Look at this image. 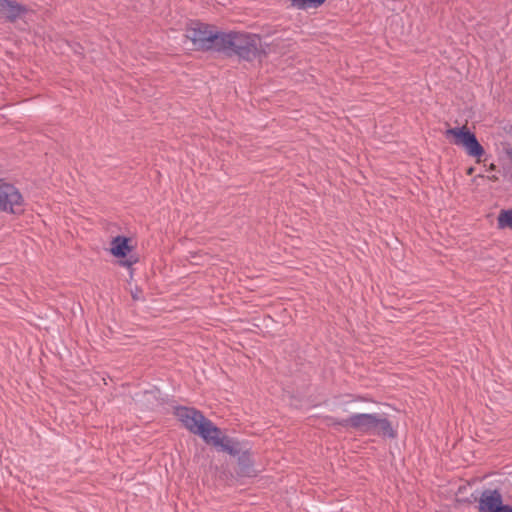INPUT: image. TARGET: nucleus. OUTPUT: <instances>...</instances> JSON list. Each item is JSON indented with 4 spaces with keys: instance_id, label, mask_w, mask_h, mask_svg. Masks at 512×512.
<instances>
[{
    "instance_id": "0eeeda50",
    "label": "nucleus",
    "mask_w": 512,
    "mask_h": 512,
    "mask_svg": "<svg viewBox=\"0 0 512 512\" xmlns=\"http://www.w3.org/2000/svg\"><path fill=\"white\" fill-rule=\"evenodd\" d=\"M132 247L128 244V238L124 236H116L111 241V254L117 258H121L120 265L126 268H131L138 262L135 255H130Z\"/></svg>"
},
{
    "instance_id": "f257e3e1",
    "label": "nucleus",
    "mask_w": 512,
    "mask_h": 512,
    "mask_svg": "<svg viewBox=\"0 0 512 512\" xmlns=\"http://www.w3.org/2000/svg\"><path fill=\"white\" fill-rule=\"evenodd\" d=\"M185 36L191 40L196 50L213 51L225 56H237L251 62L266 55L258 34L218 31L213 25L193 21L187 27Z\"/></svg>"
},
{
    "instance_id": "4468645a",
    "label": "nucleus",
    "mask_w": 512,
    "mask_h": 512,
    "mask_svg": "<svg viewBox=\"0 0 512 512\" xmlns=\"http://www.w3.org/2000/svg\"><path fill=\"white\" fill-rule=\"evenodd\" d=\"M486 177H487V178H496V176H495V175H487Z\"/></svg>"
},
{
    "instance_id": "ddd939ff",
    "label": "nucleus",
    "mask_w": 512,
    "mask_h": 512,
    "mask_svg": "<svg viewBox=\"0 0 512 512\" xmlns=\"http://www.w3.org/2000/svg\"><path fill=\"white\" fill-rule=\"evenodd\" d=\"M473 171H474V168H472V167L467 168L468 174H472Z\"/></svg>"
},
{
    "instance_id": "423d86ee",
    "label": "nucleus",
    "mask_w": 512,
    "mask_h": 512,
    "mask_svg": "<svg viewBox=\"0 0 512 512\" xmlns=\"http://www.w3.org/2000/svg\"><path fill=\"white\" fill-rule=\"evenodd\" d=\"M479 512H512V506L503 504L498 490H485L479 499Z\"/></svg>"
},
{
    "instance_id": "39448f33",
    "label": "nucleus",
    "mask_w": 512,
    "mask_h": 512,
    "mask_svg": "<svg viewBox=\"0 0 512 512\" xmlns=\"http://www.w3.org/2000/svg\"><path fill=\"white\" fill-rule=\"evenodd\" d=\"M24 198L13 184L0 179V211L18 214L23 211Z\"/></svg>"
},
{
    "instance_id": "f03ea898",
    "label": "nucleus",
    "mask_w": 512,
    "mask_h": 512,
    "mask_svg": "<svg viewBox=\"0 0 512 512\" xmlns=\"http://www.w3.org/2000/svg\"><path fill=\"white\" fill-rule=\"evenodd\" d=\"M343 426H350L362 433L382 435L389 438L395 436V432L387 418L379 417L378 414L355 413L340 422Z\"/></svg>"
},
{
    "instance_id": "7ed1b4c3",
    "label": "nucleus",
    "mask_w": 512,
    "mask_h": 512,
    "mask_svg": "<svg viewBox=\"0 0 512 512\" xmlns=\"http://www.w3.org/2000/svg\"><path fill=\"white\" fill-rule=\"evenodd\" d=\"M174 414L187 430L200 436L204 441L210 438L211 433L218 431V427L195 408L178 406L175 408Z\"/></svg>"
},
{
    "instance_id": "9d476101",
    "label": "nucleus",
    "mask_w": 512,
    "mask_h": 512,
    "mask_svg": "<svg viewBox=\"0 0 512 512\" xmlns=\"http://www.w3.org/2000/svg\"><path fill=\"white\" fill-rule=\"evenodd\" d=\"M497 225L500 229H512V208L500 211L497 217Z\"/></svg>"
},
{
    "instance_id": "9b49d317",
    "label": "nucleus",
    "mask_w": 512,
    "mask_h": 512,
    "mask_svg": "<svg viewBox=\"0 0 512 512\" xmlns=\"http://www.w3.org/2000/svg\"><path fill=\"white\" fill-rule=\"evenodd\" d=\"M324 2L325 0H292V5L299 9L317 8Z\"/></svg>"
},
{
    "instance_id": "2eb2a0df",
    "label": "nucleus",
    "mask_w": 512,
    "mask_h": 512,
    "mask_svg": "<svg viewBox=\"0 0 512 512\" xmlns=\"http://www.w3.org/2000/svg\"><path fill=\"white\" fill-rule=\"evenodd\" d=\"M490 168H491V169H494V164H493V162H490Z\"/></svg>"
},
{
    "instance_id": "1a4fd4ad",
    "label": "nucleus",
    "mask_w": 512,
    "mask_h": 512,
    "mask_svg": "<svg viewBox=\"0 0 512 512\" xmlns=\"http://www.w3.org/2000/svg\"><path fill=\"white\" fill-rule=\"evenodd\" d=\"M27 11V7L16 0H0V15H3L8 22H15Z\"/></svg>"
},
{
    "instance_id": "f8f14e48",
    "label": "nucleus",
    "mask_w": 512,
    "mask_h": 512,
    "mask_svg": "<svg viewBox=\"0 0 512 512\" xmlns=\"http://www.w3.org/2000/svg\"><path fill=\"white\" fill-rule=\"evenodd\" d=\"M504 151L506 155L512 160V147L510 145H507L504 147Z\"/></svg>"
},
{
    "instance_id": "20e7f679",
    "label": "nucleus",
    "mask_w": 512,
    "mask_h": 512,
    "mask_svg": "<svg viewBox=\"0 0 512 512\" xmlns=\"http://www.w3.org/2000/svg\"><path fill=\"white\" fill-rule=\"evenodd\" d=\"M447 135H452L453 143L462 147L467 152L468 156L480 160L484 155V148L477 140L475 134L469 131L466 126L448 129Z\"/></svg>"
},
{
    "instance_id": "6e6552de",
    "label": "nucleus",
    "mask_w": 512,
    "mask_h": 512,
    "mask_svg": "<svg viewBox=\"0 0 512 512\" xmlns=\"http://www.w3.org/2000/svg\"><path fill=\"white\" fill-rule=\"evenodd\" d=\"M209 437L205 441L206 443L212 444L217 449L227 452L232 456H237L242 451L240 444L234 439L223 435L219 428L217 432L211 433Z\"/></svg>"
}]
</instances>
